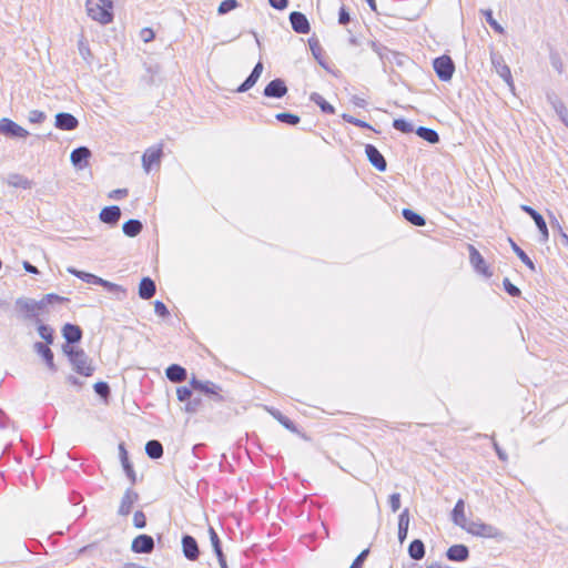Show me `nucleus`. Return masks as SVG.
I'll return each instance as SVG.
<instances>
[{"label": "nucleus", "instance_id": "nucleus-1", "mask_svg": "<svg viewBox=\"0 0 568 568\" xmlns=\"http://www.w3.org/2000/svg\"><path fill=\"white\" fill-rule=\"evenodd\" d=\"M62 352L68 357L73 371L82 376L89 377L94 373L91 359L82 348L62 345Z\"/></svg>", "mask_w": 568, "mask_h": 568}, {"label": "nucleus", "instance_id": "nucleus-2", "mask_svg": "<svg viewBox=\"0 0 568 568\" xmlns=\"http://www.w3.org/2000/svg\"><path fill=\"white\" fill-rule=\"evenodd\" d=\"M85 8L88 16L103 26L114 19L112 0H87Z\"/></svg>", "mask_w": 568, "mask_h": 568}, {"label": "nucleus", "instance_id": "nucleus-3", "mask_svg": "<svg viewBox=\"0 0 568 568\" xmlns=\"http://www.w3.org/2000/svg\"><path fill=\"white\" fill-rule=\"evenodd\" d=\"M189 384L195 392L203 394L206 398L213 402L223 403L226 399L222 388L211 381H201L193 375Z\"/></svg>", "mask_w": 568, "mask_h": 568}, {"label": "nucleus", "instance_id": "nucleus-4", "mask_svg": "<svg viewBox=\"0 0 568 568\" xmlns=\"http://www.w3.org/2000/svg\"><path fill=\"white\" fill-rule=\"evenodd\" d=\"M468 534L481 537V538H491L497 541L505 539V534L499 530L497 527L486 524L481 520H470L466 525V528H464Z\"/></svg>", "mask_w": 568, "mask_h": 568}, {"label": "nucleus", "instance_id": "nucleus-5", "mask_svg": "<svg viewBox=\"0 0 568 568\" xmlns=\"http://www.w3.org/2000/svg\"><path fill=\"white\" fill-rule=\"evenodd\" d=\"M14 311L17 313V317L22 322H31L37 325L41 317H39L38 313L34 311L31 298L30 297H19L14 302Z\"/></svg>", "mask_w": 568, "mask_h": 568}, {"label": "nucleus", "instance_id": "nucleus-6", "mask_svg": "<svg viewBox=\"0 0 568 568\" xmlns=\"http://www.w3.org/2000/svg\"><path fill=\"white\" fill-rule=\"evenodd\" d=\"M433 69L440 81L448 82L454 75L455 62L452 57L443 54L433 60Z\"/></svg>", "mask_w": 568, "mask_h": 568}, {"label": "nucleus", "instance_id": "nucleus-7", "mask_svg": "<svg viewBox=\"0 0 568 568\" xmlns=\"http://www.w3.org/2000/svg\"><path fill=\"white\" fill-rule=\"evenodd\" d=\"M163 144H154L148 148L142 155V168L146 173H150L155 166L159 168L162 161Z\"/></svg>", "mask_w": 568, "mask_h": 568}, {"label": "nucleus", "instance_id": "nucleus-8", "mask_svg": "<svg viewBox=\"0 0 568 568\" xmlns=\"http://www.w3.org/2000/svg\"><path fill=\"white\" fill-rule=\"evenodd\" d=\"M0 134L9 139H26L29 132L9 118L0 120Z\"/></svg>", "mask_w": 568, "mask_h": 568}, {"label": "nucleus", "instance_id": "nucleus-9", "mask_svg": "<svg viewBox=\"0 0 568 568\" xmlns=\"http://www.w3.org/2000/svg\"><path fill=\"white\" fill-rule=\"evenodd\" d=\"M520 209L523 212H525L527 215L531 217V221L535 222L536 227L538 229L540 234L539 242L546 243L549 240V231L544 216L530 205L523 204L520 205Z\"/></svg>", "mask_w": 568, "mask_h": 568}, {"label": "nucleus", "instance_id": "nucleus-10", "mask_svg": "<svg viewBox=\"0 0 568 568\" xmlns=\"http://www.w3.org/2000/svg\"><path fill=\"white\" fill-rule=\"evenodd\" d=\"M490 61L497 74L510 87L514 84L510 68L505 63L503 55L499 52H490Z\"/></svg>", "mask_w": 568, "mask_h": 568}, {"label": "nucleus", "instance_id": "nucleus-11", "mask_svg": "<svg viewBox=\"0 0 568 568\" xmlns=\"http://www.w3.org/2000/svg\"><path fill=\"white\" fill-rule=\"evenodd\" d=\"M183 556L190 561H196L200 558L201 550L197 540L190 534H183L181 539Z\"/></svg>", "mask_w": 568, "mask_h": 568}, {"label": "nucleus", "instance_id": "nucleus-12", "mask_svg": "<svg viewBox=\"0 0 568 568\" xmlns=\"http://www.w3.org/2000/svg\"><path fill=\"white\" fill-rule=\"evenodd\" d=\"M155 548L154 538L151 535H138L131 542V550L134 554H152Z\"/></svg>", "mask_w": 568, "mask_h": 568}, {"label": "nucleus", "instance_id": "nucleus-13", "mask_svg": "<svg viewBox=\"0 0 568 568\" xmlns=\"http://www.w3.org/2000/svg\"><path fill=\"white\" fill-rule=\"evenodd\" d=\"M469 248V262L471 264V266L474 267V270L485 276V277H490L493 275V273L490 272L489 270V266L487 265L484 256L480 254V252L474 246V245H469L468 246Z\"/></svg>", "mask_w": 568, "mask_h": 568}, {"label": "nucleus", "instance_id": "nucleus-14", "mask_svg": "<svg viewBox=\"0 0 568 568\" xmlns=\"http://www.w3.org/2000/svg\"><path fill=\"white\" fill-rule=\"evenodd\" d=\"M62 337L65 339L63 345L75 347L83 337L82 328L73 323H65L61 328Z\"/></svg>", "mask_w": 568, "mask_h": 568}, {"label": "nucleus", "instance_id": "nucleus-15", "mask_svg": "<svg viewBox=\"0 0 568 568\" xmlns=\"http://www.w3.org/2000/svg\"><path fill=\"white\" fill-rule=\"evenodd\" d=\"M287 91L288 89L285 81L281 78H275L265 85L263 95L265 98L282 99L286 95Z\"/></svg>", "mask_w": 568, "mask_h": 568}, {"label": "nucleus", "instance_id": "nucleus-16", "mask_svg": "<svg viewBox=\"0 0 568 568\" xmlns=\"http://www.w3.org/2000/svg\"><path fill=\"white\" fill-rule=\"evenodd\" d=\"M365 155L368 162L379 172H385L387 161L374 144H365Z\"/></svg>", "mask_w": 568, "mask_h": 568}, {"label": "nucleus", "instance_id": "nucleus-17", "mask_svg": "<svg viewBox=\"0 0 568 568\" xmlns=\"http://www.w3.org/2000/svg\"><path fill=\"white\" fill-rule=\"evenodd\" d=\"M291 27L294 32L298 34H307L311 31V24L306 17L301 11H292L288 16Z\"/></svg>", "mask_w": 568, "mask_h": 568}, {"label": "nucleus", "instance_id": "nucleus-18", "mask_svg": "<svg viewBox=\"0 0 568 568\" xmlns=\"http://www.w3.org/2000/svg\"><path fill=\"white\" fill-rule=\"evenodd\" d=\"M33 351L42 358L50 372L55 373L58 371L54 363V354L50 348V345L43 344L42 342H36L33 344Z\"/></svg>", "mask_w": 568, "mask_h": 568}, {"label": "nucleus", "instance_id": "nucleus-19", "mask_svg": "<svg viewBox=\"0 0 568 568\" xmlns=\"http://www.w3.org/2000/svg\"><path fill=\"white\" fill-rule=\"evenodd\" d=\"M547 102L551 105L562 124L568 129V109L555 92L546 94Z\"/></svg>", "mask_w": 568, "mask_h": 568}, {"label": "nucleus", "instance_id": "nucleus-20", "mask_svg": "<svg viewBox=\"0 0 568 568\" xmlns=\"http://www.w3.org/2000/svg\"><path fill=\"white\" fill-rule=\"evenodd\" d=\"M54 126L61 131H73L79 126V120L69 112L55 114Z\"/></svg>", "mask_w": 568, "mask_h": 568}, {"label": "nucleus", "instance_id": "nucleus-21", "mask_svg": "<svg viewBox=\"0 0 568 568\" xmlns=\"http://www.w3.org/2000/svg\"><path fill=\"white\" fill-rule=\"evenodd\" d=\"M91 155V150L88 146H78L71 152L70 160L73 166L84 169L89 165Z\"/></svg>", "mask_w": 568, "mask_h": 568}, {"label": "nucleus", "instance_id": "nucleus-22", "mask_svg": "<svg viewBox=\"0 0 568 568\" xmlns=\"http://www.w3.org/2000/svg\"><path fill=\"white\" fill-rule=\"evenodd\" d=\"M121 215H122V212L118 205H109V206H104L101 210V212L99 214V219L104 224H108L110 226H116L121 219Z\"/></svg>", "mask_w": 568, "mask_h": 568}, {"label": "nucleus", "instance_id": "nucleus-23", "mask_svg": "<svg viewBox=\"0 0 568 568\" xmlns=\"http://www.w3.org/2000/svg\"><path fill=\"white\" fill-rule=\"evenodd\" d=\"M469 548L464 544H455L446 550V558L454 562H464L469 558Z\"/></svg>", "mask_w": 568, "mask_h": 568}, {"label": "nucleus", "instance_id": "nucleus-24", "mask_svg": "<svg viewBox=\"0 0 568 568\" xmlns=\"http://www.w3.org/2000/svg\"><path fill=\"white\" fill-rule=\"evenodd\" d=\"M139 494L132 488H128L121 499L118 514L120 516H128L131 514L133 505L138 501Z\"/></svg>", "mask_w": 568, "mask_h": 568}, {"label": "nucleus", "instance_id": "nucleus-25", "mask_svg": "<svg viewBox=\"0 0 568 568\" xmlns=\"http://www.w3.org/2000/svg\"><path fill=\"white\" fill-rule=\"evenodd\" d=\"M308 45H310V50H311L314 59L316 60V62L326 71H331V69L328 67V62L326 61V59L324 57V50H323L318 39L315 37L310 38Z\"/></svg>", "mask_w": 568, "mask_h": 568}, {"label": "nucleus", "instance_id": "nucleus-26", "mask_svg": "<svg viewBox=\"0 0 568 568\" xmlns=\"http://www.w3.org/2000/svg\"><path fill=\"white\" fill-rule=\"evenodd\" d=\"M156 293V285L154 280L150 276H143L139 283L138 294L141 300H150Z\"/></svg>", "mask_w": 568, "mask_h": 568}, {"label": "nucleus", "instance_id": "nucleus-27", "mask_svg": "<svg viewBox=\"0 0 568 568\" xmlns=\"http://www.w3.org/2000/svg\"><path fill=\"white\" fill-rule=\"evenodd\" d=\"M450 519L456 526H459L463 529L466 528V525L468 524V521L466 520V516H465L464 499L459 498L456 501V504L450 513Z\"/></svg>", "mask_w": 568, "mask_h": 568}, {"label": "nucleus", "instance_id": "nucleus-28", "mask_svg": "<svg viewBox=\"0 0 568 568\" xmlns=\"http://www.w3.org/2000/svg\"><path fill=\"white\" fill-rule=\"evenodd\" d=\"M165 376L172 383H181L186 379L187 371L180 364H171L165 368Z\"/></svg>", "mask_w": 568, "mask_h": 568}, {"label": "nucleus", "instance_id": "nucleus-29", "mask_svg": "<svg viewBox=\"0 0 568 568\" xmlns=\"http://www.w3.org/2000/svg\"><path fill=\"white\" fill-rule=\"evenodd\" d=\"M146 73L143 77V80L149 85H159L163 82V78L160 77L161 67L158 63H150L145 67Z\"/></svg>", "mask_w": 568, "mask_h": 568}, {"label": "nucleus", "instance_id": "nucleus-30", "mask_svg": "<svg viewBox=\"0 0 568 568\" xmlns=\"http://www.w3.org/2000/svg\"><path fill=\"white\" fill-rule=\"evenodd\" d=\"M267 412L270 413V415L276 419L284 428H286L287 430L294 433V434H300V430L297 429L295 423L290 419L287 416H285L284 414H282L277 408L275 407H267Z\"/></svg>", "mask_w": 568, "mask_h": 568}, {"label": "nucleus", "instance_id": "nucleus-31", "mask_svg": "<svg viewBox=\"0 0 568 568\" xmlns=\"http://www.w3.org/2000/svg\"><path fill=\"white\" fill-rule=\"evenodd\" d=\"M409 509L405 508L398 516V531L397 537L398 541L403 544L407 539L408 528H409Z\"/></svg>", "mask_w": 568, "mask_h": 568}, {"label": "nucleus", "instance_id": "nucleus-32", "mask_svg": "<svg viewBox=\"0 0 568 568\" xmlns=\"http://www.w3.org/2000/svg\"><path fill=\"white\" fill-rule=\"evenodd\" d=\"M408 556L413 560H422L426 554V547L422 539L415 538L408 545Z\"/></svg>", "mask_w": 568, "mask_h": 568}, {"label": "nucleus", "instance_id": "nucleus-33", "mask_svg": "<svg viewBox=\"0 0 568 568\" xmlns=\"http://www.w3.org/2000/svg\"><path fill=\"white\" fill-rule=\"evenodd\" d=\"M36 326L39 336L43 339L42 343L52 345L55 339L54 328L51 325L43 323V321H40Z\"/></svg>", "mask_w": 568, "mask_h": 568}, {"label": "nucleus", "instance_id": "nucleus-34", "mask_svg": "<svg viewBox=\"0 0 568 568\" xmlns=\"http://www.w3.org/2000/svg\"><path fill=\"white\" fill-rule=\"evenodd\" d=\"M508 242L513 252L517 255V257L532 272H536V265L532 260L527 255V253L511 239L508 237Z\"/></svg>", "mask_w": 568, "mask_h": 568}, {"label": "nucleus", "instance_id": "nucleus-35", "mask_svg": "<svg viewBox=\"0 0 568 568\" xmlns=\"http://www.w3.org/2000/svg\"><path fill=\"white\" fill-rule=\"evenodd\" d=\"M143 230V223L138 219H130L122 225V231L128 237L138 236Z\"/></svg>", "mask_w": 568, "mask_h": 568}, {"label": "nucleus", "instance_id": "nucleus-36", "mask_svg": "<svg viewBox=\"0 0 568 568\" xmlns=\"http://www.w3.org/2000/svg\"><path fill=\"white\" fill-rule=\"evenodd\" d=\"M164 449L163 445L158 439H150L145 444V454L151 459H160L163 456Z\"/></svg>", "mask_w": 568, "mask_h": 568}, {"label": "nucleus", "instance_id": "nucleus-37", "mask_svg": "<svg viewBox=\"0 0 568 568\" xmlns=\"http://www.w3.org/2000/svg\"><path fill=\"white\" fill-rule=\"evenodd\" d=\"M389 58H385V64L387 62L395 64L398 68H405L407 64H409L412 61L408 55L397 52L394 50H388ZM384 70L386 71V65L384 67Z\"/></svg>", "mask_w": 568, "mask_h": 568}, {"label": "nucleus", "instance_id": "nucleus-38", "mask_svg": "<svg viewBox=\"0 0 568 568\" xmlns=\"http://www.w3.org/2000/svg\"><path fill=\"white\" fill-rule=\"evenodd\" d=\"M402 216L405 219V221H407L409 224H412L414 226L426 225L425 216L412 209H408V207L403 209Z\"/></svg>", "mask_w": 568, "mask_h": 568}, {"label": "nucleus", "instance_id": "nucleus-39", "mask_svg": "<svg viewBox=\"0 0 568 568\" xmlns=\"http://www.w3.org/2000/svg\"><path fill=\"white\" fill-rule=\"evenodd\" d=\"M415 133L430 144H437L440 140L438 132L432 128L418 126Z\"/></svg>", "mask_w": 568, "mask_h": 568}, {"label": "nucleus", "instance_id": "nucleus-40", "mask_svg": "<svg viewBox=\"0 0 568 568\" xmlns=\"http://www.w3.org/2000/svg\"><path fill=\"white\" fill-rule=\"evenodd\" d=\"M99 286H102L108 293L114 295L119 301H122L126 296V290L123 286L103 278Z\"/></svg>", "mask_w": 568, "mask_h": 568}, {"label": "nucleus", "instance_id": "nucleus-41", "mask_svg": "<svg viewBox=\"0 0 568 568\" xmlns=\"http://www.w3.org/2000/svg\"><path fill=\"white\" fill-rule=\"evenodd\" d=\"M8 184L13 187L30 190L33 185V182L21 174L13 173L8 176Z\"/></svg>", "mask_w": 568, "mask_h": 568}, {"label": "nucleus", "instance_id": "nucleus-42", "mask_svg": "<svg viewBox=\"0 0 568 568\" xmlns=\"http://www.w3.org/2000/svg\"><path fill=\"white\" fill-rule=\"evenodd\" d=\"M310 100L315 103L323 113L325 114H334L335 108L327 102L320 93L313 92L310 95Z\"/></svg>", "mask_w": 568, "mask_h": 568}, {"label": "nucleus", "instance_id": "nucleus-43", "mask_svg": "<svg viewBox=\"0 0 568 568\" xmlns=\"http://www.w3.org/2000/svg\"><path fill=\"white\" fill-rule=\"evenodd\" d=\"M550 226L552 229L554 235H558L560 244L568 246V234L564 231L559 221L552 214H550Z\"/></svg>", "mask_w": 568, "mask_h": 568}, {"label": "nucleus", "instance_id": "nucleus-44", "mask_svg": "<svg viewBox=\"0 0 568 568\" xmlns=\"http://www.w3.org/2000/svg\"><path fill=\"white\" fill-rule=\"evenodd\" d=\"M207 532H209V537H210V541H211V546H212V550H213L214 555L215 556L223 555L224 551H223L222 540H221L219 534L216 532V530L212 526H209Z\"/></svg>", "mask_w": 568, "mask_h": 568}, {"label": "nucleus", "instance_id": "nucleus-45", "mask_svg": "<svg viewBox=\"0 0 568 568\" xmlns=\"http://www.w3.org/2000/svg\"><path fill=\"white\" fill-rule=\"evenodd\" d=\"M94 393L104 402L109 403L111 397V387L109 383L104 381H99L93 385Z\"/></svg>", "mask_w": 568, "mask_h": 568}, {"label": "nucleus", "instance_id": "nucleus-46", "mask_svg": "<svg viewBox=\"0 0 568 568\" xmlns=\"http://www.w3.org/2000/svg\"><path fill=\"white\" fill-rule=\"evenodd\" d=\"M275 119H276V121L287 124V125H291V126H295L301 122L300 115L288 112V111L276 113Z\"/></svg>", "mask_w": 568, "mask_h": 568}, {"label": "nucleus", "instance_id": "nucleus-47", "mask_svg": "<svg viewBox=\"0 0 568 568\" xmlns=\"http://www.w3.org/2000/svg\"><path fill=\"white\" fill-rule=\"evenodd\" d=\"M480 12L485 17L486 22L496 33H505L504 27L494 18L493 11L490 9L480 10Z\"/></svg>", "mask_w": 568, "mask_h": 568}, {"label": "nucleus", "instance_id": "nucleus-48", "mask_svg": "<svg viewBox=\"0 0 568 568\" xmlns=\"http://www.w3.org/2000/svg\"><path fill=\"white\" fill-rule=\"evenodd\" d=\"M393 128L402 133H412L415 132L414 125L412 122L404 118H398L393 121Z\"/></svg>", "mask_w": 568, "mask_h": 568}, {"label": "nucleus", "instance_id": "nucleus-49", "mask_svg": "<svg viewBox=\"0 0 568 568\" xmlns=\"http://www.w3.org/2000/svg\"><path fill=\"white\" fill-rule=\"evenodd\" d=\"M260 77L255 73H250L246 79L236 88L235 92L237 93H244L247 92L250 89H252L256 82L258 81Z\"/></svg>", "mask_w": 568, "mask_h": 568}, {"label": "nucleus", "instance_id": "nucleus-50", "mask_svg": "<svg viewBox=\"0 0 568 568\" xmlns=\"http://www.w3.org/2000/svg\"><path fill=\"white\" fill-rule=\"evenodd\" d=\"M369 45H371L372 50L375 53H377V55L379 57V59L383 63V67H385V58H389V53H388L389 48H387L386 45L382 44L378 41H371Z\"/></svg>", "mask_w": 568, "mask_h": 568}, {"label": "nucleus", "instance_id": "nucleus-51", "mask_svg": "<svg viewBox=\"0 0 568 568\" xmlns=\"http://www.w3.org/2000/svg\"><path fill=\"white\" fill-rule=\"evenodd\" d=\"M341 116L345 122H347L349 124H353V125L362 128V129L374 130L369 123H367L364 120L357 119L351 114L343 113Z\"/></svg>", "mask_w": 568, "mask_h": 568}, {"label": "nucleus", "instance_id": "nucleus-52", "mask_svg": "<svg viewBox=\"0 0 568 568\" xmlns=\"http://www.w3.org/2000/svg\"><path fill=\"white\" fill-rule=\"evenodd\" d=\"M240 6L237 0H223L217 8L220 16L226 14Z\"/></svg>", "mask_w": 568, "mask_h": 568}, {"label": "nucleus", "instance_id": "nucleus-53", "mask_svg": "<svg viewBox=\"0 0 568 568\" xmlns=\"http://www.w3.org/2000/svg\"><path fill=\"white\" fill-rule=\"evenodd\" d=\"M503 287L505 292L511 296V297H519L521 294V291L518 286H516L508 277H505L503 280Z\"/></svg>", "mask_w": 568, "mask_h": 568}, {"label": "nucleus", "instance_id": "nucleus-54", "mask_svg": "<svg viewBox=\"0 0 568 568\" xmlns=\"http://www.w3.org/2000/svg\"><path fill=\"white\" fill-rule=\"evenodd\" d=\"M43 300L49 305L65 304V303L70 302V298L58 295L55 293H48V294L43 295Z\"/></svg>", "mask_w": 568, "mask_h": 568}, {"label": "nucleus", "instance_id": "nucleus-55", "mask_svg": "<svg viewBox=\"0 0 568 568\" xmlns=\"http://www.w3.org/2000/svg\"><path fill=\"white\" fill-rule=\"evenodd\" d=\"M193 388L191 386H181L176 389L178 400L181 403H186L193 395Z\"/></svg>", "mask_w": 568, "mask_h": 568}, {"label": "nucleus", "instance_id": "nucleus-56", "mask_svg": "<svg viewBox=\"0 0 568 568\" xmlns=\"http://www.w3.org/2000/svg\"><path fill=\"white\" fill-rule=\"evenodd\" d=\"M202 406V399L200 397L190 398L185 403V412L190 414H194L199 410V408Z\"/></svg>", "mask_w": 568, "mask_h": 568}, {"label": "nucleus", "instance_id": "nucleus-57", "mask_svg": "<svg viewBox=\"0 0 568 568\" xmlns=\"http://www.w3.org/2000/svg\"><path fill=\"white\" fill-rule=\"evenodd\" d=\"M146 516L142 510H136L133 516V526L138 529L146 527Z\"/></svg>", "mask_w": 568, "mask_h": 568}, {"label": "nucleus", "instance_id": "nucleus-58", "mask_svg": "<svg viewBox=\"0 0 568 568\" xmlns=\"http://www.w3.org/2000/svg\"><path fill=\"white\" fill-rule=\"evenodd\" d=\"M369 555V548L362 550L357 557L353 560L349 568H363L365 560Z\"/></svg>", "mask_w": 568, "mask_h": 568}, {"label": "nucleus", "instance_id": "nucleus-59", "mask_svg": "<svg viewBox=\"0 0 568 568\" xmlns=\"http://www.w3.org/2000/svg\"><path fill=\"white\" fill-rule=\"evenodd\" d=\"M47 119V114L40 110H32L29 113L28 120L30 123L40 124Z\"/></svg>", "mask_w": 568, "mask_h": 568}, {"label": "nucleus", "instance_id": "nucleus-60", "mask_svg": "<svg viewBox=\"0 0 568 568\" xmlns=\"http://www.w3.org/2000/svg\"><path fill=\"white\" fill-rule=\"evenodd\" d=\"M549 60H550L551 67L555 70H557L559 73H561L562 70H564V64H562V61H561V58H560L559 53L556 52V51H551L550 54H549Z\"/></svg>", "mask_w": 568, "mask_h": 568}, {"label": "nucleus", "instance_id": "nucleus-61", "mask_svg": "<svg viewBox=\"0 0 568 568\" xmlns=\"http://www.w3.org/2000/svg\"><path fill=\"white\" fill-rule=\"evenodd\" d=\"M154 312L160 317H168L170 315L168 306L160 300L154 302Z\"/></svg>", "mask_w": 568, "mask_h": 568}, {"label": "nucleus", "instance_id": "nucleus-62", "mask_svg": "<svg viewBox=\"0 0 568 568\" xmlns=\"http://www.w3.org/2000/svg\"><path fill=\"white\" fill-rule=\"evenodd\" d=\"M351 22V14L346 6H342L338 10V23L347 26Z\"/></svg>", "mask_w": 568, "mask_h": 568}, {"label": "nucleus", "instance_id": "nucleus-63", "mask_svg": "<svg viewBox=\"0 0 568 568\" xmlns=\"http://www.w3.org/2000/svg\"><path fill=\"white\" fill-rule=\"evenodd\" d=\"M31 303L39 317H41L44 314L47 307L50 306L44 302L43 297L39 301L31 298Z\"/></svg>", "mask_w": 568, "mask_h": 568}, {"label": "nucleus", "instance_id": "nucleus-64", "mask_svg": "<svg viewBox=\"0 0 568 568\" xmlns=\"http://www.w3.org/2000/svg\"><path fill=\"white\" fill-rule=\"evenodd\" d=\"M388 504L393 513H396L400 508V494L393 493L388 497Z\"/></svg>", "mask_w": 568, "mask_h": 568}]
</instances>
